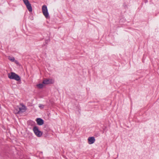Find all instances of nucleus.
I'll return each instance as SVG.
<instances>
[{
    "mask_svg": "<svg viewBox=\"0 0 159 159\" xmlns=\"http://www.w3.org/2000/svg\"><path fill=\"white\" fill-rule=\"evenodd\" d=\"M42 12L43 15L46 18L49 17V13L48 12L47 7L45 5H44L42 7Z\"/></svg>",
    "mask_w": 159,
    "mask_h": 159,
    "instance_id": "1",
    "label": "nucleus"
},
{
    "mask_svg": "<svg viewBox=\"0 0 159 159\" xmlns=\"http://www.w3.org/2000/svg\"><path fill=\"white\" fill-rule=\"evenodd\" d=\"M33 130L35 134L38 137H41L42 135V133L39 130L37 126H34L33 128Z\"/></svg>",
    "mask_w": 159,
    "mask_h": 159,
    "instance_id": "2",
    "label": "nucleus"
},
{
    "mask_svg": "<svg viewBox=\"0 0 159 159\" xmlns=\"http://www.w3.org/2000/svg\"><path fill=\"white\" fill-rule=\"evenodd\" d=\"M23 1L26 5L28 10L30 12L32 11V8L31 5L29 1L28 0H23Z\"/></svg>",
    "mask_w": 159,
    "mask_h": 159,
    "instance_id": "3",
    "label": "nucleus"
},
{
    "mask_svg": "<svg viewBox=\"0 0 159 159\" xmlns=\"http://www.w3.org/2000/svg\"><path fill=\"white\" fill-rule=\"evenodd\" d=\"M54 81L51 79H47L44 80L43 81V83L45 84H52L54 83Z\"/></svg>",
    "mask_w": 159,
    "mask_h": 159,
    "instance_id": "4",
    "label": "nucleus"
},
{
    "mask_svg": "<svg viewBox=\"0 0 159 159\" xmlns=\"http://www.w3.org/2000/svg\"><path fill=\"white\" fill-rule=\"evenodd\" d=\"M21 107L18 108V111L17 113H21L25 112L26 110V108L23 104H21Z\"/></svg>",
    "mask_w": 159,
    "mask_h": 159,
    "instance_id": "5",
    "label": "nucleus"
},
{
    "mask_svg": "<svg viewBox=\"0 0 159 159\" xmlns=\"http://www.w3.org/2000/svg\"><path fill=\"white\" fill-rule=\"evenodd\" d=\"M88 140V143L90 144H91L94 143L95 140V138L93 137H89Z\"/></svg>",
    "mask_w": 159,
    "mask_h": 159,
    "instance_id": "6",
    "label": "nucleus"
},
{
    "mask_svg": "<svg viewBox=\"0 0 159 159\" xmlns=\"http://www.w3.org/2000/svg\"><path fill=\"white\" fill-rule=\"evenodd\" d=\"M36 122L38 125H42L44 123L43 120L40 118H37L36 119Z\"/></svg>",
    "mask_w": 159,
    "mask_h": 159,
    "instance_id": "7",
    "label": "nucleus"
},
{
    "mask_svg": "<svg viewBox=\"0 0 159 159\" xmlns=\"http://www.w3.org/2000/svg\"><path fill=\"white\" fill-rule=\"evenodd\" d=\"M16 74L14 72H11L8 74V77L11 79H14Z\"/></svg>",
    "mask_w": 159,
    "mask_h": 159,
    "instance_id": "8",
    "label": "nucleus"
},
{
    "mask_svg": "<svg viewBox=\"0 0 159 159\" xmlns=\"http://www.w3.org/2000/svg\"><path fill=\"white\" fill-rule=\"evenodd\" d=\"M20 76L16 74L15 77L14 79V80H15L16 81H19L20 80Z\"/></svg>",
    "mask_w": 159,
    "mask_h": 159,
    "instance_id": "9",
    "label": "nucleus"
},
{
    "mask_svg": "<svg viewBox=\"0 0 159 159\" xmlns=\"http://www.w3.org/2000/svg\"><path fill=\"white\" fill-rule=\"evenodd\" d=\"M37 86L39 89L42 88L43 87V84H39L37 85Z\"/></svg>",
    "mask_w": 159,
    "mask_h": 159,
    "instance_id": "10",
    "label": "nucleus"
},
{
    "mask_svg": "<svg viewBox=\"0 0 159 159\" xmlns=\"http://www.w3.org/2000/svg\"><path fill=\"white\" fill-rule=\"evenodd\" d=\"M8 59L11 61L13 62L15 60V58L13 57H11L10 56H9L8 57Z\"/></svg>",
    "mask_w": 159,
    "mask_h": 159,
    "instance_id": "11",
    "label": "nucleus"
},
{
    "mask_svg": "<svg viewBox=\"0 0 159 159\" xmlns=\"http://www.w3.org/2000/svg\"><path fill=\"white\" fill-rule=\"evenodd\" d=\"M44 107V105L41 104H39V107L40 109H43Z\"/></svg>",
    "mask_w": 159,
    "mask_h": 159,
    "instance_id": "12",
    "label": "nucleus"
},
{
    "mask_svg": "<svg viewBox=\"0 0 159 159\" xmlns=\"http://www.w3.org/2000/svg\"><path fill=\"white\" fill-rule=\"evenodd\" d=\"M18 111V108L17 109H15V110H14V112L16 114L21 113H17L16 112H17Z\"/></svg>",
    "mask_w": 159,
    "mask_h": 159,
    "instance_id": "13",
    "label": "nucleus"
},
{
    "mask_svg": "<svg viewBox=\"0 0 159 159\" xmlns=\"http://www.w3.org/2000/svg\"><path fill=\"white\" fill-rule=\"evenodd\" d=\"M15 62L16 63V64H18V61L16 60L15 61Z\"/></svg>",
    "mask_w": 159,
    "mask_h": 159,
    "instance_id": "14",
    "label": "nucleus"
}]
</instances>
